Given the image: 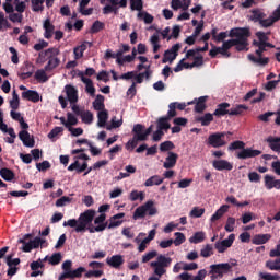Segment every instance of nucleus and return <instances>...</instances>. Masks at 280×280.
<instances>
[{
  "label": "nucleus",
  "mask_w": 280,
  "mask_h": 280,
  "mask_svg": "<svg viewBox=\"0 0 280 280\" xmlns=\"http://www.w3.org/2000/svg\"><path fill=\"white\" fill-rule=\"evenodd\" d=\"M95 210L89 209L81 213L77 219H69L63 222V226L74 229L75 233H102L106 231L108 221H106V213H102L95 218Z\"/></svg>",
  "instance_id": "obj_1"
},
{
  "label": "nucleus",
  "mask_w": 280,
  "mask_h": 280,
  "mask_svg": "<svg viewBox=\"0 0 280 280\" xmlns=\"http://www.w3.org/2000/svg\"><path fill=\"white\" fill-rule=\"evenodd\" d=\"M172 266V258L163 254L159 255L156 260L150 262V268H153V275L148 280H161L163 275L167 273V269Z\"/></svg>",
  "instance_id": "obj_2"
},
{
  "label": "nucleus",
  "mask_w": 280,
  "mask_h": 280,
  "mask_svg": "<svg viewBox=\"0 0 280 280\" xmlns=\"http://www.w3.org/2000/svg\"><path fill=\"white\" fill-rule=\"evenodd\" d=\"M230 37L235 38L234 47L236 51H248V38L250 37V31L248 28H232L230 31Z\"/></svg>",
  "instance_id": "obj_3"
},
{
  "label": "nucleus",
  "mask_w": 280,
  "mask_h": 280,
  "mask_svg": "<svg viewBox=\"0 0 280 280\" xmlns=\"http://www.w3.org/2000/svg\"><path fill=\"white\" fill-rule=\"evenodd\" d=\"M159 210L154 207L153 200H148L144 205L139 206L133 212V220H143L145 215H156Z\"/></svg>",
  "instance_id": "obj_4"
},
{
  "label": "nucleus",
  "mask_w": 280,
  "mask_h": 280,
  "mask_svg": "<svg viewBox=\"0 0 280 280\" xmlns=\"http://www.w3.org/2000/svg\"><path fill=\"white\" fill-rule=\"evenodd\" d=\"M233 269V265L229 262H221L210 266L209 275H211V280H220L224 277V275H229Z\"/></svg>",
  "instance_id": "obj_5"
},
{
  "label": "nucleus",
  "mask_w": 280,
  "mask_h": 280,
  "mask_svg": "<svg viewBox=\"0 0 280 280\" xmlns=\"http://www.w3.org/2000/svg\"><path fill=\"white\" fill-rule=\"evenodd\" d=\"M254 45L258 47V49L256 50V56L258 57H255V55L250 54L248 55V60H250V62H254L255 65H260V67H266V65L270 62L269 58L261 57L264 51H266V46L264 45V43H257V42H254Z\"/></svg>",
  "instance_id": "obj_6"
},
{
  "label": "nucleus",
  "mask_w": 280,
  "mask_h": 280,
  "mask_svg": "<svg viewBox=\"0 0 280 280\" xmlns=\"http://www.w3.org/2000/svg\"><path fill=\"white\" fill-rule=\"evenodd\" d=\"M208 145L211 148H224L226 141L224 140V133L214 132L208 137Z\"/></svg>",
  "instance_id": "obj_7"
},
{
  "label": "nucleus",
  "mask_w": 280,
  "mask_h": 280,
  "mask_svg": "<svg viewBox=\"0 0 280 280\" xmlns=\"http://www.w3.org/2000/svg\"><path fill=\"white\" fill-rule=\"evenodd\" d=\"M260 154H261V151L259 150L244 147L243 150H241L236 156L237 159H241L244 161L246 159H255V156H259Z\"/></svg>",
  "instance_id": "obj_8"
},
{
  "label": "nucleus",
  "mask_w": 280,
  "mask_h": 280,
  "mask_svg": "<svg viewBox=\"0 0 280 280\" xmlns=\"http://www.w3.org/2000/svg\"><path fill=\"white\" fill-rule=\"evenodd\" d=\"M86 271V268L79 267L74 270L63 272L59 276V280L65 279H80L82 277V273Z\"/></svg>",
  "instance_id": "obj_9"
},
{
  "label": "nucleus",
  "mask_w": 280,
  "mask_h": 280,
  "mask_svg": "<svg viewBox=\"0 0 280 280\" xmlns=\"http://www.w3.org/2000/svg\"><path fill=\"white\" fill-rule=\"evenodd\" d=\"M21 73H19V78L21 80H27L34 75V65L30 61H25L24 65L21 67Z\"/></svg>",
  "instance_id": "obj_10"
},
{
  "label": "nucleus",
  "mask_w": 280,
  "mask_h": 280,
  "mask_svg": "<svg viewBox=\"0 0 280 280\" xmlns=\"http://www.w3.org/2000/svg\"><path fill=\"white\" fill-rule=\"evenodd\" d=\"M19 139L22 141L25 148H34V145H36V141L34 140V138H32L27 130L20 131Z\"/></svg>",
  "instance_id": "obj_11"
},
{
  "label": "nucleus",
  "mask_w": 280,
  "mask_h": 280,
  "mask_svg": "<svg viewBox=\"0 0 280 280\" xmlns=\"http://www.w3.org/2000/svg\"><path fill=\"white\" fill-rule=\"evenodd\" d=\"M65 92L70 104H78V89L71 84L65 85Z\"/></svg>",
  "instance_id": "obj_12"
},
{
  "label": "nucleus",
  "mask_w": 280,
  "mask_h": 280,
  "mask_svg": "<svg viewBox=\"0 0 280 280\" xmlns=\"http://www.w3.org/2000/svg\"><path fill=\"white\" fill-rule=\"evenodd\" d=\"M212 167L217 170L218 172H231L233 170V164L226 160H214L212 162Z\"/></svg>",
  "instance_id": "obj_13"
},
{
  "label": "nucleus",
  "mask_w": 280,
  "mask_h": 280,
  "mask_svg": "<svg viewBox=\"0 0 280 280\" xmlns=\"http://www.w3.org/2000/svg\"><path fill=\"white\" fill-rule=\"evenodd\" d=\"M124 256L119 254L106 258V264L110 266V268H115L116 270H119V268L124 266Z\"/></svg>",
  "instance_id": "obj_14"
},
{
  "label": "nucleus",
  "mask_w": 280,
  "mask_h": 280,
  "mask_svg": "<svg viewBox=\"0 0 280 280\" xmlns=\"http://www.w3.org/2000/svg\"><path fill=\"white\" fill-rule=\"evenodd\" d=\"M78 77L81 78V81L83 84H85L86 93H89L92 97H95V86L93 85V80L84 77V72H79Z\"/></svg>",
  "instance_id": "obj_15"
},
{
  "label": "nucleus",
  "mask_w": 280,
  "mask_h": 280,
  "mask_svg": "<svg viewBox=\"0 0 280 280\" xmlns=\"http://www.w3.org/2000/svg\"><path fill=\"white\" fill-rule=\"evenodd\" d=\"M177 162H178V154L172 151H168L165 162L163 163V167L165 170H172V167H176Z\"/></svg>",
  "instance_id": "obj_16"
},
{
  "label": "nucleus",
  "mask_w": 280,
  "mask_h": 280,
  "mask_svg": "<svg viewBox=\"0 0 280 280\" xmlns=\"http://www.w3.org/2000/svg\"><path fill=\"white\" fill-rule=\"evenodd\" d=\"M122 218H126V213L120 212L109 218V223H107V229H117L124 224Z\"/></svg>",
  "instance_id": "obj_17"
},
{
  "label": "nucleus",
  "mask_w": 280,
  "mask_h": 280,
  "mask_svg": "<svg viewBox=\"0 0 280 280\" xmlns=\"http://www.w3.org/2000/svg\"><path fill=\"white\" fill-rule=\"evenodd\" d=\"M265 187L266 189H280V179H276L272 175H265Z\"/></svg>",
  "instance_id": "obj_18"
},
{
  "label": "nucleus",
  "mask_w": 280,
  "mask_h": 280,
  "mask_svg": "<svg viewBox=\"0 0 280 280\" xmlns=\"http://www.w3.org/2000/svg\"><path fill=\"white\" fill-rule=\"evenodd\" d=\"M229 108H231L230 103H220L213 113L214 117H224V115H231V110H229Z\"/></svg>",
  "instance_id": "obj_19"
},
{
  "label": "nucleus",
  "mask_w": 280,
  "mask_h": 280,
  "mask_svg": "<svg viewBox=\"0 0 280 280\" xmlns=\"http://www.w3.org/2000/svg\"><path fill=\"white\" fill-rule=\"evenodd\" d=\"M60 55V49L58 48H48L44 51H40L38 54V61L39 62H47V57L49 56H59Z\"/></svg>",
  "instance_id": "obj_20"
},
{
  "label": "nucleus",
  "mask_w": 280,
  "mask_h": 280,
  "mask_svg": "<svg viewBox=\"0 0 280 280\" xmlns=\"http://www.w3.org/2000/svg\"><path fill=\"white\" fill-rule=\"evenodd\" d=\"M143 128L144 127L141 124H137L133 126L132 133H133V138L137 141H148V137L145 136Z\"/></svg>",
  "instance_id": "obj_21"
},
{
  "label": "nucleus",
  "mask_w": 280,
  "mask_h": 280,
  "mask_svg": "<svg viewBox=\"0 0 280 280\" xmlns=\"http://www.w3.org/2000/svg\"><path fill=\"white\" fill-rule=\"evenodd\" d=\"M22 100H27L28 102H33V104H37V102H40V94L34 90H27L22 92Z\"/></svg>",
  "instance_id": "obj_22"
},
{
  "label": "nucleus",
  "mask_w": 280,
  "mask_h": 280,
  "mask_svg": "<svg viewBox=\"0 0 280 280\" xmlns=\"http://www.w3.org/2000/svg\"><path fill=\"white\" fill-rule=\"evenodd\" d=\"M271 238L272 235L270 234H256L252 238V244H255V246H261V244H268Z\"/></svg>",
  "instance_id": "obj_23"
},
{
  "label": "nucleus",
  "mask_w": 280,
  "mask_h": 280,
  "mask_svg": "<svg viewBox=\"0 0 280 280\" xmlns=\"http://www.w3.org/2000/svg\"><path fill=\"white\" fill-rule=\"evenodd\" d=\"M43 27L45 30L44 37L47 39L51 38V36H54V30H56V26H54V24H51V20L46 19L44 21Z\"/></svg>",
  "instance_id": "obj_24"
},
{
  "label": "nucleus",
  "mask_w": 280,
  "mask_h": 280,
  "mask_svg": "<svg viewBox=\"0 0 280 280\" xmlns=\"http://www.w3.org/2000/svg\"><path fill=\"white\" fill-rule=\"evenodd\" d=\"M92 104H93L94 110H97L98 113L102 110H106V105L104 104V95L102 94H97L96 98Z\"/></svg>",
  "instance_id": "obj_25"
},
{
  "label": "nucleus",
  "mask_w": 280,
  "mask_h": 280,
  "mask_svg": "<svg viewBox=\"0 0 280 280\" xmlns=\"http://www.w3.org/2000/svg\"><path fill=\"white\" fill-rule=\"evenodd\" d=\"M267 143H269V148H271V150L273 152L280 153V137L275 138V137L270 136L267 138Z\"/></svg>",
  "instance_id": "obj_26"
},
{
  "label": "nucleus",
  "mask_w": 280,
  "mask_h": 280,
  "mask_svg": "<svg viewBox=\"0 0 280 280\" xmlns=\"http://www.w3.org/2000/svg\"><path fill=\"white\" fill-rule=\"evenodd\" d=\"M226 211H229V206L228 205H223L220 207V209H218L215 211V213L212 214L211 217V222H218V220H220L224 213H226Z\"/></svg>",
  "instance_id": "obj_27"
},
{
  "label": "nucleus",
  "mask_w": 280,
  "mask_h": 280,
  "mask_svg": "<svg viewBox=\"0 0 280 280\" xmlns=\"http://www.w3.org/2000/svg\"><path fill=\"white\" fill-rule=\"evenodd\" d=\"M196 121L201 124V126H210L211 121H213V114L207 113L203 116H199L196 118Z\"/></svg>",
  "instance_id": "obj_28"
},
{
  "label": "nucleus",
  "mask_w": 280,
  "mask_h": 280,
  "mask_svg": "<svg viewBox=\"0 0 280 280\" xmlns=\"http://www.w3.org/2000/svg\"><path fill=\"white\" fill-rule=\"evenodd\" d=\"M164 178L159 175H153L144 183L145 187H154V185H162Z\"/></svg>",
  "instance_id": "obj_29"
},
{
  "label": "nucleus",
  "mask_w": 280,
  "mask_h": 280,
  "mask_svg": "<svg viewBox=\"0 0 280 280\" xmlns=\"http://www.w3.org/2000/svg\"><path fill=\"white\" fill-rule=\"evenodd\" d=\"M54 56L55 55L49 56L48 63L45 66V71H54V69L60 65V59L57 57L54 58Z\"/></svg>",
  "instance_id": "obj_30"
},
{
  "label": "nucleus",
  "mask_w": 280,
  "mask_h": 280,
  "mask_svg": "<svg viewBox=\"0 0 280 280\" xmlns=\"http://www.w3.org/2000/svg\"><path fill=\"white\" fill-rule=\"evenodd\" d=\"M97 126L98 128H104L106 126V121H108V110L104 109L97 113Z\"/></svg>",
  "instance_id": "obj_31"
},
{
  "label": "nucleus",
  "mask_w": 280,
  "mask_h": 280,
  "mask_svg": "<svg viewBox=\"0 0 280 280\" xmlns=\"http://www.w3.org/2000/svg\"><path fill=\"white\" fill-rule=\"evenodd\" d=\"M262 19H266V13L261 12L259 9L252 10L250 21H254V23H261Z\"/></svg>",
  "instance_id": "obj_32"
},
{
  "label": "nucleus",
  "mask_w": 280,
  "mask_h": 280,
  "mask_svg": "<svg viewBox=\"0 0 280 280\" xmlns=\"http://www.w3.org/2000/svg\"><path fill=\"white\" fill-rule=\"evenodd\" d=\"M207 96H201L198 98L196 105H195V113H205L207 109Z\"/></svg>",
  "instance_id": "obj_33"
},
{
  "label": "nucleus",
  "mask_w": 280,
  "mask_h": 280,
  "mask_svg": "<svg viewBox=\"0 0 280 280\" xmlns=\"http://www.w3.org/2000/svg\"><path fill=\"white\" fill-rule=\"evenodd\" d=\"M0 176L1 178H3V180H7L8 183L14 180V172L10 168H1Z\"/></svg>",
  "instance_id": "obj_34"
},
{
  "label": "nucleus",
  "mask_w": 280,
  "mask_h": 280,
  "mask_svg": "<svg viewBox=\"0 0 280 280\" xmlns=\"http://www.w3.org/2000/svg\"><path fill=\"white\" fill-rule=\"evenodd\" d=\"M170 118L166 116L159 118L158 120V130H170L172 128V125H170Z\"/></svg>",
  "instance_id": "obj_35"
},
{
  "label": "nucleus",
  "mask_w": 280,
  "mask_h": 280,
  "mask_svg": "<svg viewBox=\"0 0 280 280\" xmlns=\"http://www.w3.org/2000/svg\"><path fill=\"white\" fill-rule=\"evenodd\" d=\"M21 104V100L19 98V94L16 93V90L12 92V100L10 101V107L12 110H19V106Z\"/></svg>",
  "instance_id": "obj_36"
},
{
  "label": "nucleus",
  "mask_w": 280,
  "mask_h": 280,
  "mask_svg": "<svg viewBox=\"0 0 280 280\" xmlns=\"http://www.w3.org/2000/svg\"><path fill=\"white\" fill-rule=\"evenodd\" d=\"M129 199L131 200V202H136V200L143 201L145 200V194L139 190H132L130 192Z\"/></svg>",
  "instance_id": "obj_37"
},
{
  "label": "nucleus",
  "mask_w": 280,
  "mask_h": 280,
  "mask_svg": "<svg viewBox=\"0 0 280 280\" xmlns=\"http://www.w3.org/2000/svg\"><path fill=\"white\" fill-rule=\"evenodd\" d=\"M104 27H106V24H104V22H100V20H96L90 30L91 34H97L100 32H102V30H104Z\"/></svg>",
  "instance_id": "obj_38"
},
{
  "label": "nucleus",
  "mask_w": 280,
  "mask_h": 280,
  "mask_svg": "<svg viewBox=\"0 0 280 280\" xmlns=\"http://www.w3.org/2000/svg\"><path fill=\"white\" fill-rule=\"evenodd\" d=\"M248 106L246 105H236L234 108L230 109V116H237V115H242L244 113V110H247Z\"/></svg>",
  "instance_id": "obj_39"
},
{
  "label": "nucleus",
  "mask_w": 280,
  "mask_h": 280,
  "mask_svg": "<svg viewBox=\"0 0 280 280\" xmlns=\"http://www.w3.org/2000/svg\"><path fill=\"white\" fill-rule=\"evenodd\" d=\"M45 71H47V70H45V68H44V70L43 69L37 70L35 72V80H37L38 82H43V83L48 82L49 77H47V73Z\"/></svg>",
  "instance_id": "obj_40"
},
{
  "label": "nucleus",
  "mask_w": 280,
  "mask_h": 280,
  "mask_svg": "<svg viewBox=\"0 0 280 280\" xmlns=\"http://www.w3.org/2000/svg\"><path fill=\"white\" fill-rule=\"evenodd\" d=\"M33 12H43L45 0H31Z\"/></svg>",
  "instance_id": "obj_41"
},
{
  "label": "nucleus",
  "mask_w": 280,
  "mask_h": 280,
  "mask_svg": "<svg viewBox=\"0 0 280 280\" xmlns=\"http://www.w3.org/2000/svg\"><path fill=\"white\" fill-rule=\"evenodd\" d=\"M137 18L140 19V20L142 19L147 25H150L151 23H154V16H152L148 12H139L137 14Z\"/></svg>",
  "instance_id": "obj_42"
},
{
  "label": "nucleus",
  "mask_w": 280,
  "mask_h": 280,
  "mask_svg": "<svg viewBox=\"0 0 280 280\" xmlns=\"http://www.w3.org/2000/svg\"><path fill=\"white\" fill-rule=\"evenodd\" d=\"M176 145L174 142L166 140L160 144V152H172L171 150H174Z\"/></svg>",
  "instance_id": "obj_43"
},
{
  "label": "nucleus",
  "mask_w": 280,
  "mask_h": 280,
  "mask_svg": "<svg viewBox=\"0 0 280 280\" xmlns=\"http://www.w3.org/2000/svg\"><path fill=\"white\" fill-rule=\"evenodd\" d=\"M244 148H246V143H244V141H241V140H236L232 143H230L228 150L230 152H233V150H244Z\"/></svg>",
  "instance_id": "obj_44"
},
{
  "label": "nucleus",
  "mask_w": 280,
  "mask_h": 280,
  "mask_svg": "<svg viewBox=\"0 0 280 280\" xmlns=\"http://www.w3.org/2000/svg\"><path fill=\"white\" fill-rule=\"evenodd\" d=\"M61 261H62L61 253H55L48 259V264H50V266H58V264H60Z\"/></svg>",
  "instance_id": "obj_45"
},
{
  "label": "nucleus",
  "mask_w": 280,
  "mask_h": 280,
  "mask_svg": "<svg viewBox=\"0 0 280 280\" xmlns=\"http://www.w3.org/2000/svg\"><path fill=\"white\" fill-rule=\"evenodd\" d=\"M211 255H213V245L207 244L203 248H201L200 250L201 257L208 258V257H211Z\"/></svg>",
  "instance_id": "obj_46"
},
{
  "label": "nucleus",
  "mask_w": 280,
  "mask_h": 280,
  "mask_svg": "<svg viewBox=\"0 0 280 280\" xmlns=\"http://www.w3.org/2000/svg\"><path fill=\"white\" fill-rule=\"evenodd\" d=\"M266 268L269 270H280V258H277L276 260H267Z\"/></svg>",
  "instance_id": "obj_47"
},
{
  "label": "nucleus",
  "mask_w": 280,
  "mask_h": 280,
  "mask_svg": "<svg viewBox=\"0 0 280 280\" xmlns=\"http://www.w3.org/2000/svg\"><path fill=\"white\" fill-rule=\"evenodd\" d=\"M130 8L132 11L137 10V12H141L143 10V0H129Z\"/></svg>",
  "instance_id": "obj_48"
},
{
  "label": "nucleus",
  "mask_w": 280,
  "mask_h": 280,
  "mask_svg": "<svg viewBox=\"0 0 280 280\" xmlns=\"http://www.w3.org/2000/svg\"><path fill=\"white\" fill-rule=\"evenodd\" d=\"M159 33L151 36V44L153 45V54H156L161 49V44H159Z\"/></svg>",
  "instance_id": "obj_49"
},
{
  "label": "nucleus",
  "mask_w": 280,
  "mask_h": 280,
  "mask_svg": "<svg viewBox=\"0 0 280 280\" xmlns=\"http://www.w3.org/2000/svg\"><path fill=\"white\" fill-rule=\"evenodd\" d=\"M224 229L228 233H233L235 231V218L229 217Z\"/></svg>",
  "instance_id": "obj_50"
},
{
  "label": "nucleus",
  "mask_w": 280,
  "mask_h": 280,
  "mask_svg": "<svg viewBox=\"0 0 280 280\" xmlns=\"http://www.w3.org/2000/svg\"><path fill=\"white\" fill-rule=\"evenodd\" d=\"M189 215L190 218H202L205 215V208L194 207Z\"/></svg>",
  "instance_id": "obj_51"
},
{
  "label": "nucleus",
  "mask_w": 280,
  "mask_h": 280,
  "mask_svg": "<svg viewBox=\"0 0 280 280\" xmlns=\"http://www.w3.org/2000/svg\"><path fill=\"white\" fill-rule=\"evenodd\" d=\"M185 234H183V232H176L175 233V240H173V244L175 246H180V244H185Z\"/></svg>",
  "instance_id": "obj_52"
},
{
  "label": "nucleus",
  "mask_w": 280,
  "mask_h": 280,
  "mask_svg": "<svg viewBox=\"0 0 280 280\" xmlns=\"http://www.w3.org/2000/svg\"><path fill=\"white\" fill-rule=\"evenodd\" d=\"M122 56H124V52L121 49L118 50L116 54L113 52V50L110 49H107L105 51V60H109V58H121Z\"/></svg>",
  "instance_id": "obj_53"
},
{
  "label": "nucleus",
  "mask_w": 280,
  "mask_h": 280,
  "mask_svg": "<svg viewBox=\"0 0 280 280\" xmlns=\"http://www.w3.org/2000/svg\"><path fill=\"white\" fill-rule=\"evenodd\" d=\"M81 119L83 124H93V113H91L90 110H83V113L81 114Z\"/></svg>",
  "instance_id": "obj_54"
},
{
  "label": "nucleus",
  "mask_w": 280,
  "mask_h": 280,
  "mask_svg": "<svg viewBox=\"0 0 280 280\" xmlns=\"http://www.w3.org/2000/svg\"><path fill=\"white\" fill-rule=\"evenodd\" d=\"M67 117H68V120L66 124V128L69 129V128H72L71 126H78V118L73 114L68 113Z\"/></svg>",
  "instance_id": "obj_55"
},
{
  "label": "nucleus",
  "mask_w": 280,
  "mask_h": 280,
  "mask_svg": "<svg viewBox=\"0 0 280 280\" xmlns=\"http://www.w3.org/2000/svg\"><path fill=\"white\" fill-rule=\"evenodd\" d=\"M159 256V252L151 250L142 256V264H148V261H151V259H154V257Z\"/></svg>",
  "instance_id": "obj_56"
},
{
  "label": "nucleus",
  "mask_w": 280,
  "mask_h": 280,
  "mask_svg": "<svg viewBox=\"0 0 280 280\" xmlns=\"http://www.w3.org/2000/svg\"><path fill=\"white\" fill-rule=\"evenodd\" d=\"M190 242L192 244H200V242H205V234H203V232L195 233L194 236L190 237Z\"/></svg>",
  "instance_id": "obj_57"
},
{
  "label": "nucleus",
  "mask_w": 280,
  "mask_h": 280,
  "mask_svg": "<svg viewBox=\"0 0 280 280\" xmlns=\"http://www.w3.org/2000/svg\"><path fill=\"white\" fill-rule=\"evenodd\" d=\"M176 102H173L168 105V112H167V119H172L174 117H176V115H178V113H176Z\"/></svg>",
  "instance_id": "obj_58"
},
{
  "label": "nucleus",
  "mask_w": 280,
  "mask_h": 280,
  "mask_svg": "<svg viewBox=\"0 0 280 280\" xmlns=\"http://www.w3.org/2000/svg\"><path fill=\"white\" fill-rule=\"evenodd\" d=\"M104 275L103 270H90L85 273V279H91L95 277V279H100Z\"/></svg>",
  "instance_id": "obj_59"
},
{
  "label": "nucleus",
  "mask_w": 280,
  "mask_h": 280,
  "mask_svg": "<svg viewBox=\"0 0 280 280\" xmlns=\"http://www.w3.org/2000/svg\"><path fill=\"white\" fill-rule=\"evenodd\" d=\"M233 242H235V234H230L228 238L221 241L225 248H231L233 246Z\"/></svg>",
  "instance_id": "obj_60"
},
{
  "label": "nucleus",
  "mask_w": 280,
  "mask_h": 280,
  "mask_svg": "<svg viewBox=\"0 0 280 280\" xmlns=\"http://www.w3.org/2000/svg\"><path fill=\"white\" fill-rule=\"evenodd\" d=\"M248 180L250 183H261V175L257 172H250L248 173Z\"/></svg>",
  "instance_id": "obj_61"
},
{
  "label": "nucleus",
  "mask_w": 280,
  "mask_h": 280,
  "mask_svg": "<svg viewBox=\"0 0 280 280\" xmlns=\"http://www.w3.org/2000/svg\"><path fill=\"white\" fill-rule=\"evenodd\" d=\"M71 198L67 196H62L61 198L57 199L56 207H65V205H69L71 202Z\"/></svg>",
  "instance_id": "obj_62"
},
{
  "label": "nucleus",
  "mask_w": 280,
  "mask_h": 280,
  "mask_svg": "<svg viewBox=\"0 0 280 280\" xmlns=\"http://www.w3.org/2000/svg\"><path fill=\"white\" fill-rule=\"evenodd\" d=\"M207 277V270L206 269H201L198 271V273L190 280H205Z\"/></svg>",
  "instance_id": "obj_63"
},
{
  "label": "nucleus",
  "mask_w": 280,
  "mask_h": 280,
  "mask_svg": "<svg viewBox=\"0 0 280 280\" xmlns=\"http://www.w3.org/2000/svg\"><path fill=\"white\" fill-rule=\"evenodd\" d=\"M260 277L264 280H279L280 279V277L278 275L272 276L271 273H264V272H260Z\"/></svg>",
  "instance_id": "obj_64"
}]
</instances>
